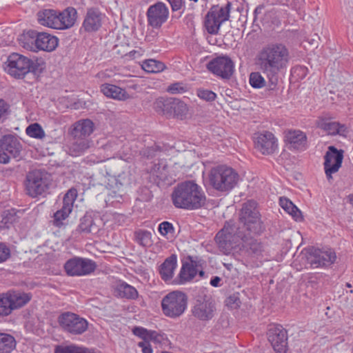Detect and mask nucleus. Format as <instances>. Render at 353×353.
<instances>
[{"label":"nucleus","instance_id":"41","mask_svg":"<svg viewBox=\"0 0 353 353\" xmlns=\"http://www.w3.org/2000/svg\"><path fill=\"white\" fill-rule=\"evenodd\" d=\"M221 23L212 14L208 12L205 16L204 25L207 32L210 34L219 33Z\"/></svg>","mask_w":353,"mask_h":353},{"label":"nucleus","instance_id":"42","mask_svg":"<svg viewBox=\"0 0 353 353\" xmlns=\"http://www.w3.org/2000/svg\"><path fill=\"white\" fill-rule=\"evenodd\" d=\"M141 68L148 73H157L163 71L165 65L163 62L154 59H147L142 62Z\"/></svg>","mask_w":353,"mask_h":353},{"label":"nucleus","instance_id":"33","mask_svg":"<svg viewBox=\"0 0 353 353\" xmlns=\"http://www.w3.org/2000/svg\"><path fill=\"white\" fill-rule=\"evenodd\" d=\"M231 8L232 3L228 1L223 6L216 5L212 6L209 12L223 23L229 19Z\"/></svg>","mask_w":353,"mask_h":353},{"label":"nucleus","instance_id":"57","mask_svg":"<svg viewBox=\"0 0 353 353\" xmlns=\"http://www.w3.org/2000/svg\"><path fill=\"white\" fill-rule=\"evenodd\" d=\"M17 219V216L14 209L8 210L3 212V221L7 223H12Z\"/></svg>","mask_w":353,"mask_h":353},{"label":"nucleus","instance_id":"4","mask_svg":"<svg viewBox=\"0 0 353 353\" xmlns=\"http://www.w3.org/2000/svg\"><path fill=\"white\" fill-rule=\"evenodd\" d=\"M239 223L241 226L236 230L252 233L253 235H259L264 231L265 226L256 201L250 200L243 203L239 214Z\"/></svg>","mask_w":353,"mask_h":353},{"label":"nucleus","instance_id":"62","mask_svg":"<svg viewBox=\"0 0 353 353\" xmlns=\"http://www.w3.org/2000/svg\"><path fill=\"white\" fill-rule=\"evenodd\" d=\"M137 345L141 348L142 353H153V350L150 345V342L148 340L139 342Z\"/></svg>","mask_w":353,"mask_h":353},{"label":"nucleus","instance_id":"40","mask_svg":"<svg viewBox=\"0 0 353 353\" xmlns=\"http://www.w3.org/2000/svg\"><path fill=\"white\" fill-rule=\"evenodd\" d=\"M152 175L161 181H165L168 178V165L163 161H159L158 163H154L150 169Z\"/></svg>","mask_w":353,"mask_h":353},{"label":"nucleus","instance_id":"29","mask_svg":"<svg viewBox=\"0 0 353 353\" xmlns=\"http://www.w3.org/2000/svg\"><path fill=\"white\" fill-rule=\"evenodd\" d=\"M37 31L30 30L20 35L19 38V44L26 50L37 52Z\"/></svg>","mask_w":353,"mask_h":353},{"label":"nucleus","instance_id":"38","mask_svg":"<svg viewBox=\"0 0 353 353\" xmlns=\"http://www.w3.org/2000/svg\"><path fill=\"white\" fill-rule=\"evenodd\" d=\"M170 108V110L172 112L170 117H176L182 119L188 112L187 105L181 100L175 98H172L171 106Z\"/></svg>","mask_w":353,"mask_h":353},{"label":"nucleus","instance_id":"16","mask_svg":"<svg viewBox=\"0 0 353 353\" xmlns=\"http://www.w3.org/2000/svg\"><path fill=\"white\" fill-rule=\"evenodd\" d=\"M200 261L197 256H188L182 261V266L178 276L174 280V283L183 285L191 281L197 274L196 268Z\"/></svg>","mask_w":353,"mask_h":353},{"label":"nucleus","instance_id":"14","mask_svg":"<svg viewBox=\"0 0 353 353\" xmlns=\"http://www.w3.org/2000/svg\"><path fill=\"white\" fill-rule=\"evenodd\" d=\"M268 339L276 353H285L288 345L287 331L281 325H273L268 331Z\"/></svg>","mask_w":353,"mask_h":353},{"label":"nucleus","instance_id":"32","mask_svg":"<svg viewBox=\"0 0 353 353\" xmlns=\"http://www.w3.org/2000/svg\"><path fill=\"white\" fill-rule=\"evenodd\" d=\"M89 148L88 141L83 137H73L68 147V153L73 157L81 155Z\"/></svg>","mask_w":353,"mask_h":353},{"label":"nucleus","instance_id":"8","mask_svg":"<svg viewBox=\"0 0 353 353\" xmlns=\"http://www.w3.org/2000/svg\"><path fill=\"white\" fill-rule=\"evenodd\" d=\"M192 315L201 322H208L214 319L216 314V304L208 296H203L196 299L191 309Z\"/></svg>","mask_w":353,"mask_h":353},{"label":"nucleus","instance_id":"5","mask_svg":"<svg viewBox=\"0 0 353 353\" xmlns=\"http://www.w3.org/2000/svg\"><path fill=\"white\" fill-rule=\"evenodd\" d=\"M6 63L7 72L16 79H23L29 72L39 75L43 69L37 61H33L18 53L10 54Z\"/></svg>","mask_w":353,"mask_h":353},{"label":"nucleus","instance_id":"49","mask_svg":"<svg viewBox=\"0 0 353 353\" xmlns=\"http://www.w3.org/2000/svg\"><path fill=\"white\" fill-rule=\"evenodd\" d=\"M77 197V191L74 189L69 190L67 193L64 195L63 199V208H67V209L72 210L73 208V203Z\"/></svg>","mask_w":353,"mask_h":353},{"label":"nucleus","instance_id":"11","mask_svg":"<svg viewBox=\"0 0 353 353\" xmlns=\"http://www.w3.org/2000/svg\"><path fill=\"white\" fill-rule=\"evenodd\" d=\"M96 263L88 259L74 257L66 261L64 269L69 276L87 275L94 271Z\"/></svg>","mask_w":353,"mask_h":353},{"label":"nucleus","instance_id":"15","mask_svg":"<svg viewBox=\"0 0 353 353\" xmlns=\"http://www.w3.org/2000/svg\"><path fill=\"white\" fill-rule=\"evenodd\" d=\"M324 169L328 181L332 179V174L338 172L341 167L343 151L339 150L334 146H330L324 157Z\"/></svg>","mask_w":353,"mask_h":353},{"label":"nucleus","instance_id":"18","mask_svg":"<svg viewBox=\"0 0 353 353\" xmlns=\"http://www.w3.org/2000/svg\"><path fill=\"white\" fill-rule=\"evenodd\" d=\"M254 143L255 148L265 155L274 153L277 148L276 140L274 134L268 131L258 134L255 137Z\"/></svg>","mask_w":353,"mask_h":353},{"label":"nucleus","instance_id":"6","mask_svg":"<svg viewBox=\"0 0 353 353\" xmlns=\"http://www.w3.org/2000/svg\"><path fill=\"white\" fill-rule=\"evenodd\" d=\"M188 301V296L181 291L169 292L161 300L163 314L172 319L181 316L187 309Z\"/></svg>","mask_w":353,"mask_h":353},{"label":"nucleus","instance_id":"48","mask_svg":"<svg viewBox=\"0 0 353 353\" xmlns=\"http://www.w3.org/2000/svg\"><path fill=\"white\" fill-rule=\"evenodd\" d=\"M250 84L254 88H261L265 85V80L259 72H253L250 74Z\"/></svg>","mask_w":353,"mask_h":353},{"label":"nucleus","instance_id":"34","mask_svg":"<svg viewBox=\"0 0 353 353\" xmlns=\"http://www.w3.org/2000/svg\"><path fill=\"white\" fill-rule=\"evenodd\" d=\"M112 48L114 54L125 57L130 50L129 40L124 34H118Z\"/></svg>","mask_w":353,"mask_h":353},{"label":"nucleus","instance_id":"9","mask_svg":"<svg viewBox=\"0 0 353 353\" xmlns=\"http://www.w3.org/2000/svg\"><path fill=\"white\" fill-rule=\"evenodd\" d=\"M57 321L63 330L72 334H81L88 327V323L85 319L70 312L61 314Z\"/></svg>","mask_w":353,"mask_h":353},{"label":"nucleus","instance_id":"23","mask_svg":"<svg viewBox=\"0 0 353 353\" xmlns=\"http://www.w3.org/2000/svg\"><path fill=\"white\" fill-rule=\"evenodd\" d=\"M58 30H66L72 28L77 19V11L73 7H68L63 11H58Z\"/></svg>","mask_w":353,"mask_h":353},{"label":"nucleus","instance_id":"53","mask_svg":"<svg viewBox=\"0 0 353 353\" xmlns=\"http://www.w3.org/2000/svg\"><path fill=\"white\" fill-rule=\"evenodd\" d=\"M170 3L173 12L179 11L183 13L185 10V0H167Z\"/></svg>","mask_w":353,"mask_h":353},{"label":"nucleus","instance_id":"17","mask_svg":"<svg viewBox=\"0 0 353 353\" xmlns=\"http://www.w3.org/2000/svg\"><path fill=\"white\" fill-rule=\"evenodd\" d=\"M169 15V10L163 2H157L150 6L147 11L148 22L154 28H160L164 23Z\"/></svg>","mask_w":353,"mask_h":353},{"label":"nucleus","instance_id":"61","mask_svg":"<svg viewBox=\"0 0 353 353\" xmlns=\"http://www.w3.org/2000/svg\"><path fill=\"white\" fill-rule=\"evenodd\" d=\"M143 50L141 48L138 50H128L127 54L125 55V58L128 60L130 59H137L141 57L143 54Z\"/></svg>","mask_w":353,"mask_h":353},{"label":"nucleus","instance_id":"54","mask_svg":"<svg viewBox=\"0 0 353 353\" xmlns=\"http://www.w3.org/2000/svg\"><path fill=\"white\" fill-rule=\"evenodd\" d=\"M115 181L117 192L112 191L111 198L114 199L116 202H120V199L122 198V193L123 192V184L118 179H116ZM113 202H114V201Z\"/></svg>","mask_w":353,"mask_h":353},{"label":"nucleus","instance_id":"47","mask_svg":"<svg viewBox=\"0 0 353 353\" xmlns=\"http://www.w3.org/2000/svg\"><path fill=\"white\" fill-rule=\"evenodd\" d=\"M71 212L72 210L67 209V208H64L61 207L60 210H57L54 214L53 224L57 227H61L63 225V221L68 217Z\"/></svg>","mask_w":353,"mask_h":353},{"label":"nucleus","instance_id":"21","mask_svg":"<svg viewBox=\"0 0 353 353\" xmlns=\"http://www.w3.org/2000/svg\"><path fill=\"white\" fill-rule=\"evenodd\" d=\"M317 126L325 131L328 134L346 137L348 130L345 125L339 122L331 121L327 119L321 118L317 121Z\"/></svg>","mask_w":353,"mask_h":353},{"label":"nucleus","instance_id":"55","mask_svg":"<svg viewBox=\"0 0 353 353\" xmlns=\"http://www.w3.org/2000/svg\"><path fill=\"white\" fill-rule=\"evenodd\" d=\"M160 151L159 146L154 145L151 147L143 148L140 152L143 157L148 159H152L157 155V153Z\"/></svg>","mask_w":353,"mask_h":353},{"label":"nucleus","instance_id":"56","mask_svg":"<svg viewBox=\"0 0 353 353\" xmlns=\"http://www.w3.org/2000/svg\"><path fill=\"white\" fill-rule=\"evenodd\" d=\"M150 331V330H148L146 328H144L143 327H138V326H135L132 329V333L135 336L141 339L143 341L148 340Z\"/></svg>","mask_w":353,"mask_h":353},{"label":"nucleus","instance_id":"35","mask_svg":"<svg viewBox=\"0 0 353 353\" xmlns=\"http://www.w3.org/2000/svg\"><path fill=\"white\" fill-rule=\"evenodd\" d=\"M78 230L80 232L86 234L96 233L99 230V227L91 214H85L81 219L78 226Z\"/></svg>","mask_w":353,"mask_h":353},{"label":"nucleus","instance_id":"2","mask_svg":"<svg viewBox=\"0 0 353 353\" xmlns=\"http://www.w3.org/2000/svg\"><path fill=\"white\" fill-rule=\"evenodd\" d=\"M170 197L175 208L186 210L201 209L205 205L207 200L202 188L191 180L174 186Z\"/></svg>","mask_w":353,"mask_h":353},{"label":"nucleus","instance_id":"19","mask_svg":"<svg viewBox=\"0 0 353 353\" xmlns=\"http://www.w3.org/2000/svg\"><path fill=\"white\" fill-rule=\"evenodd\" d=\"M252 233L236 230L235 235L242 241V247L249 255H259L263 251L260 241L252 236Z\"/></svg>","mask_w":353,"mask_h":353},{"label":"nucleus","instance_id":"51","mask_svg":"<svg viewBox=\"0 0 353 353\" xmlns=\"http://www.w3.org/2000/svg\"><path fill=\"white\" fill-rule=\"evenodd\" d=\"M128 98L129 94L124 89L112 84V99L125 100Z\"/></svg>","mask_w":353,"mask_h":353},{"label":"nucleus","instance_id":"60","mask_svg":"<svg viewBox=\"0 0 353 353\" xmlns=\"http://www.w3.org/2000/svg\"><path fill=\"white\" fill-rule=\"evenodd\" d=\"M163 340V336L154 330H150L148 341H153L155 343H160Z\"/></svg>","mask_w":353,"mask_h":353},{"label":"nucleus","instance_id":"46","mask_svg":"<svg viewBox=\"0 0 353 353\" xmlns=\"http://www.w3.org/2000/svg\"><path fill=\"white\" fill-rule=\"evenodd\" d=\"M26 132L29 137L32 138L42 139L45 137L43 130L37 123H32L28 126L26 130Z\"/></svg>","mask_w":353,"mask_h":353},{"label":"nucleus","instance_id":"3","mask_svg":"<svg viewBox=\"0 0 353 353\" xmlns=\"http://www.w3.org/2000/svg\"><path fill=\"white\" fill-rule=\"evenodd\" d=\"M239 181L237 172L231 167L221 165L214 167L209 173L210 185L221 192H228L234 188Z\"/></svg>","mask_w":353,"mask_h":353},{"label":"nucleus","instance_id":"27","mask_svg":"<svg viewBox=\"0 0 353 353\" xmlns=\"http://www.w3.org/2000/svg\"><path fill=\"white\" fill-rule=\"evenodd\" d=\"M285 138L291 147L294 149L303 150L305 148L307 136L303 132L299 130H289L285 134Z\"/></svg>","mask_w":353,"mask_h":353},{"label":"nucleus","instance_id":"24","mask_svg":"<svg viewBox=\"0 0 353 353\" xmlns=\"http://www.w3.org/2000/svg\"><path fill=\"white\" fill-rule=\"evenodd\" d=\"M37 51L52 52L58 46L59 40L49 33L37 31Z\"/></svg>","mask_w":353,"mask_h":353},{"label":"nucleus","instance_id":"7","mask_svg":"<svg viewBox=\"0 0 353 353\" xmlns=\"http://www.w3.org/2000/svg\"><path fill=\"white\" fill-rule=\"evenodd\" d=\"M23 145L15 134H7L0 138V163L7 164L11 158L21 159Z\"/></svg>","mask_w":353,"mask_h":353},{"label":"nucleus","instance_id":"1","mask_svg":"<svg viewBox=\"0 0 353 353\" xmlns=\"http://www.w3.org/2000/svg\"><path fill=\"white\" fill-rule=\"evenodd\" d=\"M291 59L289 48L283 43L272 42L257 52L255 64L272 85H276L279 73L285 70Z\"/></svg>","mask_w":353,"mask_h":353},{"label":"nucleus","instance_id":"30","mask_svg":"<svg viewBox=\"0 0 353 353\" xmlns=\"http://www.w3.org/2000/svg\"><path fill=\"white\" fill-rule=\"evenodd\" d=\"M114 292L116 296L121 299L135 300L139 296L137 289L125 282H122L117 285L114 288Z\"/></svg>","mask_w":353,"mask_h":353},{"label":"nucleus","instance_id":"43","mask_svg":"<svg viewBox=\"0 0 353 353\" xmlns=\"http://www.w3.org/2000/svg\"><path fill=\"white\" fill-rule=\"evenodd\" d=\"M54 353H95L93 350L74 345H59L56 347Z\"/></svg>","mask_w":353,"mask_h":353},{"label":"nucleus","instance_id":"64","mask_svg":"<svg viewBox=\"0 0 353 353\" xmlns=\"http://www.w3.org/2000/svg\"><path fill=\"white\" fill-rule=\"evenodd\" d=\"M9 105L3 99H0V119H4L8 114Z\"/></svg>","mask_w":353,"mask_h":353},{"label":"nucleus","instance_id":"52","mask_svg":"<svg viewBox=\"0 0 353 353\" xmlns=\"http://www.w3.org/2000/svg\"><path fill=\"white\" fill-rule=\"evenodd\" d=\"M167 91L172 94H183L188 91V87L183 83L177 82L170 85Z\"/></svg>","mask_w":353,"mask_h":353},{"label":"nucleus","instance_id":"37","mask_svg":"<svg viewBox=\"0 0 353 353\" xmlns=\"http://www.w3.org/2000/svg\"><path fill=\"white\" fill-rule=\"evenodd\" d=\"M279 204L281 207L290 214L296 221H301L303 219L301 212L288 198L281 197L279 199Z\"/></svg>","mask_w":353,"mask_h":353},{"label":"nucleus","instance_id":"50","mask_svg":"<svg viewBox=\"0 0 353 353\" xmlns=\"http://www.w3.org/2000/svg\"><path fill=\"white\" fill-rule=\"evenodd\" d=\"M196 95L201 99L212 102L214 101L216 98V94L212 90L203 88H198L196 90Z\"/></svg>","mask_w":353,"mask_h":353},{"label":"nucleus","instance_id":"20","mask_svg":"<svg viewBox=\"0 0 353 353\" xmlns=\"http://www.w3.org/2000/svg\"><path fill=\"white\" fill-rule=\"evenodd\" d=\"M103 18V14L97 8H88L82 24V28L88 32L97 31L102 25Z\"/></svg>","mask_w":353,"mask_h":353},{"label":"nucleus","instance_id":"22","mask_svg":"<svg viewBox=\"0 0 353 353\" xmlns=\"http://www.w3.org/2000/svg\"><path fill=\"white\" fill-rule=\"evenodd\" d=\"M37 17L39 23L41 26L58 30V10L53 9H43L37 12Z\"/></svg>","mask_w":353,"mask_h":353},{"label":"nucleus","instance_id":"31","mask_svg":"<svg viewBox=\"0 0 353 353\" xmlns=\"http://www.w3.org/2000/svg\"><path fill=\"white\" fill-rule=\"evenodd\" d=\"M231 239V233L225 232L224 229L219 231L215 236L216 243L220 250L225 254L230 252L236 246Z\"/></svg>","mask_w":353,"mask_h":353},{"label":"nucleus","instance_id":"59","mask_svg":"<svg viewBox=\"0 0 353 353\" xmlns=\"http://www.w3.org/2000/svg\"><path fill=\"white\" fill-rule=\"evenodd\" d=\"M10 256V250L3 243H0V263L6 261Z\"/></svg>","mask_w":353,"mask_h":353},{"label":"nucleus","instance_id":"58","mask_svg":"<svg viewBox=\"0 0 353 353\" xmlns=\"http://www.w3.org/2000/svg\"><path fill=\"white\" fill-rule=\"evenodd\" d=\"M159 231L161 234L165 236L169 233L174 232V228L172 223L168 221H163L159 225Z\"/></svg>","mask_w":353,"mask_h":353},{"label":"nucleus","instance_id":"13","mask_svg":"<svg viewBox=\"0 0 353 353\" xmlns=\"http://www.w3.org/2000/svg\"><path fill=\"white\" fill-rule=\"evenodd\" d=\"M336 259V253L331 249L323 250L312 248L307 256L308 263L313 268L329 267L335 262Z\"/></svg>","mask_w":353,"mask_h":353},{"label":"nucleus","instance_id":"39","mask_svg":"<svg viewBox=\"0 0 353 353\" xmlns=\"http://www.w3.org/2000/svg\"><path fill=\"white\" fill-rule=\"evenodd\" d=\"M15 347L16 341L12 335L0 332V353H11Z\"/></svg>","mask_w":353,"mask_h":353},{"label":"nucleus","instance_id":"44","mask_svg":"<svg viewBox=\"0 0 353 353\" xmlns=\"http://www.w3.org/2000/svg\"><path fill=\"white\" fill-rule=\"evenodd\" d=\"M8 292L0 294V317L10 315L13 310Z\"/></svg>","mask_w":353,"mask_h":353},{"label":"nucleus","instance_id":"45","mask_svg":"<svg viewBox=\"0 0 353 353\" xmlns=\"http://www.w3.org/2000/svg\"><path fill=\"white\" fill-rule=\"evenodd\" d=\"M135 241L142 247H149L152 244V233L144 230H139L134 232Z\"/></svg>","mask_w":353,"mask_h":353},{"label":"nucleus","instance_id":"25","mask_svg":"<svg viewBox=\"0 0 353 353\" xmlns=\"http://www.w3.org/2000/svg\"><path fill=\"white\" fill-rule=\"evenodd\" d=\"M94 130V123L88 119H81L73 125L71 130L72 137H83L90 136Z\"/></svg>","mask_w":353,"mask_h":353},{"label":"nucleus","instance_id":"63","mask_svg":"<svg viewBox=\"0 0 353 353\" xmlns=\"http://www.w3.org/2000/svg\"><path fill=\"white\" fill-rule=\"evenodd\" d=\"M240 300L236 295L230 296L226 300V305L230 307L236 308L239 307Z\"/></svg>","mask_w":353,"mask_h":353},{"label":"nucleus","instance_id":"36","mask_svg":"<svg viewBox=\"0 0 353 353\" xmlns=\"http://www.w3.org/2000/svg\"><path fill=\"white\" fill-rule=\"evenodd\" d=\"M172 98L159 97L155 100L153 103V108L160 114L165 115L168 118H170L172 112L170 110Z\"/></svg>","mask_w":353,"mask_h":353},{"label":"nucleus","instance_id":"26","mask_svg":"<svg viewBox=\"0 0 353 353\" xmlns=\"http://www.w3.org/2000/svg\"><path fill=\"white\" fill-rule=\"evenodd\" d=\"M176 265L177 258L176 254H172L168 257L160 265L159 274L164 281L167 282L172 279Z\"/></svg>","mask_w":353,"mask_h":353},{"label":"nucleus","instance_id":"28","mask_svg":"<svg viewBox=\"0 0 353 353\" xmlns=\"http://www.w3.org/2000/svg\"><path fill=\"white\" fill-rule=\"evenodd\" d=\"M8 294L14 310L23 307L32 299V294L30 293L20 291L9 290L8 291Z\"/></svg>","mask_w":353,"mask_h":353},{"label":"nucleus","instance_id":"10","mask_svg":"<svg viewBox=\"0 0 353 353\" xmlns=\"http://www.w3.org/2000/svg\"><path fill=\"white\" fill-rule=\"evenodd\" d=\"M49 183L46 174L40 170H33L27 174L26 189L27 194L34 198L41 195L48 189Z\"/></svg>","mask_w":353,"mask_h":353},{"label":"nucleus","instance_id":"12","mask_svg":"<svg viewBox=\"0 0 353 353\" xmlns=\"http://www.w3.org/2000/svg\"><path fill=\"white\" fill-rule=\"evenodd\" d=\"M207 68L214 74L224 79H229L234 72V64L228 56H220L213 59L208 65Z\"/></svg>","mask_w":353,"mask_h":353}]
</instances>
